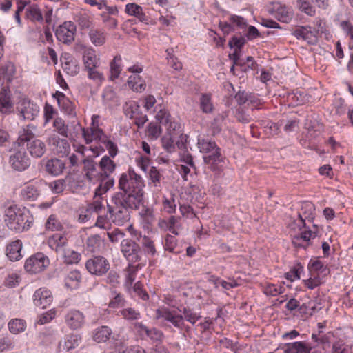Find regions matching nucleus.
Listing matches in <instances>:
<instances>
[{
  "label": "nucleus",
  "instance_id": "obj_1",
  "mask_svg": "<svg viewBox=\"0 0 353 353\" xmlns=\"http://www.w3.org/2000/svg\"><path fill=\"white\" fill-rule=\"evenodd\" d=\"M144 181L142 177L133 170L129 169L128 172L123 173L119 180V188L125 199L141 205L143 200Z\"/></svg>",
  "mask_w": 353,
  "mask_h": 353
},
{
  "label": "nucleus",
  "instance_id": "obj_2",
  "mask_svg": "<svg viewBox=\"0 0 353 353\" xmlns=\"http://www.w3.org/2000/svg\"><path fill=\"white\" fill-rule=\"evenodd\" d=\"M197 145L201 152L209 154L203 156L204 163L216 175L220 174L223 170L222 163H224L225 160V157L221 154V148L215 141L205 138H199Z\"/></svg>",
  "mask_w": 353,
  "mask_h": 353
},
{
  "label": "nucleus",
  "instance_id": "obj_3",
  "mask_svg": "<svg viewBox=\"0 0 353 353\" xmlns=\"http://www.w3.org/2000/svg\"><path fill=\"white\" fill-rule=\"evenodd\" d=\"M139 206L125 199L121 194H114L107 205L112 221L117 225H123L130 219L129 209H138Z\"/></svg>",
  "mask_w": 353,
  "mask_h": 353
},
{
  "label": "nucleus",
  "instance_id": "obj_4",
  "mask_svg": "<svg viewBox=\"0 0 353 353\" xmlns=\"http://www.w3.org/2000/svg\"><path fill=\"white\" fill-rule=\"evenodd\" d=\"M5 216L7 226L17 232L27 230L32 223L24 210L15 205H10L6 209Z\"/></svg>",
  "mask_w": 353,
  "mask_h": 353
},
{
  "label": "nucleus",
  "instance_id": "obj_5",
  "mask_svg": "<svg viewBox=\"0 0 353 353\" xmlns=\"http://www.w3.org/2000/svg\"><path fill=\"white\" fill-rule=\"evenodd\" d=\"M116 165L114 162L108 156H104L100 161L99 169L101 174V183L97 188V192L99 194L105 193L113 187L114 181L110 177V174L114 171Z\"/></svg>",
  "mask_w": 353,
  "mask_h": 353
},
{
  "label": "nucleus",
  "instance_id": "obj_6",
  "mask_svg": "<svg viewBox=\"0 0 353 353\" xmlns=\"http://www.w3.org/2000/svg\"><path fill=\"white\" fill-rule=\"evenodd\" d=\"M8 162L11 168L18 172L26 170L31 164L30 159L28 156L25 148L19 145H15L10 150Z\"/></svg>",
  "mask_w": 353,
  "mask_h": 353
},
{
  "label": "nucleus",
  "instance_id": "obj_7",
  "mask_svg": "<svg viewBox=\"0 0 353 353\" xmlns=\"http://www.w3.org/2000/svg\"><path fill=\"white\" fill-rule=\"evenodd\" d=\"M50 264L48 257L42 252H37L26 259L24 268L30 274L43 271Z\"/></svg>",
  "mask_w": 353,
  "mask_h": 353
},
{
  "label": "nucleus",
  "instance_id": "obj_8",
  "mask_svg": "<svg viewBox=\"0 0 353 353\" xmlns=\"http://www.w3.org/2000/svg\"><path fill=\"white\" fill-rule=\"evenodd\" d=\"M121 250L127 260L130 262H139L143 259V252L140 245L132 239H123L121 243Z\"/></svg>",
  "mask_w": 353,
  "mask_h": 353
},
{
  "label": "nucleus",
  "instance_id": "obj_9",
  "mask_svg": "<svg viewBox=\"0 0 353 353\" xmlns=\"http://www.w3.org/2000/svg\"><path fill=\"white\" fill-rule=\"evenodd\" d=\"M157 319H162L163 321L170 323L174 327L182 330H188L189 327H185L183 315L179 314L176 310H170L167 308L158 309L156 311Z\"/></svg>",
  "mask_w": 353,
  "mask_h": 353
},
{
  "label": "nucleus",
  "instance_id": "obj_10",
  "mask_svg": "<svg viewBox=\"0 0 353 353\" xmlns=\"http://www.w3.org/2000/svg\"><path fill=\"white\" fill-rule=\"evenodd\" d=\"M85 268L90 274L102 276L109 270L110 263L103 256H96L86 261Z\"/></svg>",
  "mask_w": 353,
  "mask_h": 353
},
{
  "label": "nucleus",
  "instance_id": "obj_11",
  "mask_svg": "<svg viewBox=\"0 0 353 353\" xmlns=\"http://www.w3.org/2000/svg\"><path fill=\"white\" fill-rule=\"evenodd\" d=\"M76 26L72 21H65L55 30L57 39L63 43H70L74 40Z\"/></svg>",
  "mask_w": 353,
  "mask_h": 353
},
{
  "label": "nucleus",
  "instance_id": "obj_12",
  "mask_svg": "<svg viewBox=\"0 0 353 353\" xmlns=\"http://www.w3.org/2000/svg\"><path fill=\"white\" fill-rule=\"evenodd\" d=\"M17 90H1L0 92V112L8 114L13 111Z\"/></svg>",
  "mask_w": 353,
  "mask_h": 353
},
{
  "label": "nucleus",
  "instance_id": "obj_13",
  "mask_svg": "<svg viewBox=\"0 0 353 353\" xmlns=\"http://www.w3.org/2000/svg\"><path fill=\"white\" fill-rule=\"evenodd\" d=\"M47 141L54 153L61 156H68L70 151V145L66 139H61L55 134L48 137Z\"/></svg>",
  "mask_w": 353,
  "mask_h": 353
},
{
  "label": "nucleus",
  "instance_id": "obj_14",
  "mask_svg": "<svg viewBox=\"0 0 353 353\" xmlns=\"http://www.w3.org/2000/svg\"><path fill=\"white\" fill-rule=\"evenodd\" d=\"M65 322L72 330L80 329L85 323V316L82 312L77 310H70L65 316Z\"/></svg>",
  "mask_w": 353,
  "mask_h": 353
},
{
  "label": "nucleus",
  "instance_id": "obj_15",
  "mask_svg": "<svg viewBox=\"0 0 353 353\" xmlns=\"http://www.w3.org/2000/svg\"><path fill=\"white\" fill-rule=\"evenodd\" d=\"M155 118L160 126L165 127L166 132H176L180 129V125L172 120L170 113L165 109L158 111Z\"/></svg>",
  "mask_w": 353,
  "mask_h": 353
},
{
  "label": "nucleus",
  "instance_id": "obj_16",
  "mask_svg": "<svg viewBox=\"0 0 353 353\" xmlns=\"http://www.w3.org/2000/svg\"><path fill=\"white\" fill-rule=\"evenodd\" d=\"M270 12L277 20L283 23H289L292 17L291 8L280 2H273Z\"/></svg>",
  "mask_w": 353,
  "mask_h": 353
},
{
  "label": "nucleus",
  "instance_id": "obj_17",
  "mask_svg": "<svg viewBox=\"0 0 353 353\" xmlns=\"http://www.w3.org/2000/svg\"><path fill=\"white\" fill-rule=\"evenodd\" d=\"M292 34L309 44H315L318 41L317 32L310 26H299L293 31Z\"/></svg>",
  "mask_w": 353,
  "mask_h": 353
},
{
  "label": "nucleus",
  "instance_id": "obj_18",
  "mask_svg": "<svg viewBox=\"0 0 353 353\" xmlns=\"http://www.w3.org/2000/svg\"><path fill=\"white\" fill-rule=\"evenodd\" d=\"M83 170L88 181H97L101 183V174L99 165L92 158H86L83 161Z\"/></svg>",
  "mask_w": 353,
  "mask_h": 353
},
{
  "label": "nucleus",
  "instance_id": "obj_19",
  "mask_svg": "<svg viewBox=\"0 0 353 353\" xmlns=\"http://www.w3.org/2000/svg\"><path fill=\"white\" fill-rule=\"evenodd\" d=\"M49 246L57 254L64 251L68 245V236L65 233H55L48 238Z\"/></svg>",
  "mask_w": 353,
  "mask_h": 353
},
{
  "label": "nucleus",
  "instance_id": "obj_20",
  "mask_svg": "<svg viewBox=\"0 0 353 353\" xmlns=\"http://www.w3.org/2000/svg\"><path fill=\"white\" fill-rule=\"evenodd\" d=\"M17 109L23 119L26 120H33L39 113V107L27 99H23Z\"/></svg>",
  "mask_w": 353,
  "mask_h": 353
},
{
  "label": "nucleus",
  "instance_id": "obj_21",
  "mask_svg": "<svg viewBox=\"0 0 353 353\" xmlns=\"http://www.w3.org/2000/svg\"><path fill=\"white\" fill-rule=\"evenodd\" d=\"M125 112L126 116L134 119L135 125L139 128L143 127L148 121L147 116L139 112V107L135 102L130 103L129 105L127 103Z\"/></svg>",
  "mask_w": 353,
  "mask_h": 353
},
{
  "label": "nucleus",
  "instance_id": "obj_22",
  "mask_svg": "<svg viewBox=\"0 0 353 353\" xmlns=\"http://www.w3.org/2000/svg\"><path fill=\"white\" fill-rule=\"evenodd\" d=\"M61 66L64 72L70 76H74L79 72L77 61L69 53L63 52L60 58Z\"/></svg>",
  "mask_w": 353,
  "mask_h": 353
},
{
  "label": "nucleus",
  "instance_id": "obj_23",
  "mask_svg": "<svg viewBox=\"0 0 353 353\" xmlns=\"http://www.w3.org/2000/svg\"><path fill=\"white\" fill-rule=\"evenodd\" d=\"M26 147L30 155L35 159L42 157L47 151L46 143L39 139L30 141Z\"/></svg>",
  "mask_w": 353,
  "mask_h": 353
},
{
  "label": "nucleus",
  "instance_id": "obj_24",
  "mask_svg": "<svg viewBox=\"0 0 353 353\" xmlns=\"http://www.w3.org/2000/svg\"><path fill=\"white\" fill-rule=\"evenodd\" d=\"M52 296L50 290L39 288L34 294V303L37 307L46 308L52 302Z\"/></svg>",
  "mask_w": 353,
  "mask_h": 353
},
{
  "label": "nucleus",
  "instance_id": "obj_25",
  "mask_svg": "<svg viewBox=\"0 0 353 353\" xmlns=\"http://www.w3.org/2000/svg\"><path fill=\"white\" fill-rule=\"evenodd\" d=\"M37 127L32 124H28L24 126L19 132V137L15 145H23L36 138Z\"/></svg>",
  "mask_w": 353,
  "mask_h": 353
},
{
  "label": "nucleus",
  "instance_id": "obj_26",
  "mask_svg": "<svg viewBox=\"0 0 353 353\" xmlns=\"http://www.w3.org/2000/svg\"><path fill=\"white\" fill-rule=\"evenodd\" d=\"M53 97L57 99L59 106L69 115H75L74 108L73 103L65 96V94L59 91H57L53 94Z\"/></svg>",
  "mask_w": 353,
  "mask_h": 353
},
{
  "label": "nucleus",
  "instance_id": "obj_27",
  "mask_svg": "<svg viewBox=\"0 0 353 353\" xmlns=\"http://www.w3.org/2000/svg\"><path fill=\"white\" fill-rule=\"evenodd\" d=\"M180 133L179 130L176 132H166L161 139L162 146L165 150L172 153L175 150V143H177L176 138Z\"/></svg>",
  "mask_w": 353,
  "mask_h": 353
},
{
  "label": "nucleus",
  "instance_id": "obj_28",
  "mask_svg": "<svg viewBox=\"0 0 353 353\" xmlns=\"http://www.w3.org/2000/svg\"><path fill=\"white\" fill-rule=\"evenodd\" d=\"M334 338V334L331 332L323 333L321 330L318 332V334L313 333L312 334V339L319 345H321L324 350H327L330 348L331 343Z\"/></svg>",
  "mask_w": 353,
  "mask_h": 353
},
{
  "label": "nucleus",
  "instance_id": "obj_29",
  "mask_svg": "<svg viewBox=\"0 0 353 353\" xmlns=\"http://www.w3.org/2000/svg\"><path fill=\"white\" fill-rule=\"evenodd\" d=\"M125 12L129 16L135 17L141 22H146L148 21V17L143 12V8L135 3H127Z\"/></svg>",
  "mask_w": 353,
  "mask_h": 353
},
{
  "label": "nucleus",
  "instance_id": "obj_30",
  "mask_svg": "<svg viewBox=\"0 0 353 353\" xmlns=\"http://www.w3.org/2000/svg\"><path fill=\"white\" fill-rule=\"evenodd\" d=\"M139 237L141 239L140 246L143 252V257L146 254L154 256L157 250L153 240L146 235L142 236L141 233H139Z\"/></svg>",
  "mask_w": 353,
  "mask_h": 353
},
{
  "label": "nucleus",
  "instance_id": "obj_31",
  "mask_svg": "<svg viewBox=\"0 0 353 353\" xmlns=\"http://www.w3.org/2000/svg\"><path fill=\"white\" fill-rule=\"evenodd\" d=\"M238 104L241 105L248 103L256 107L259 104V99L254 94H248L245 90H239L234 96Z\"/></svg>",
  "mask_w": 353,
  "mask_h": 353
},
{
  "label": "nucleus",
  "instance_id": "obj_32",
  "mask_svg": "<svg viewBox=\"0 0 353 353\" xmlns=\"http://www.w3.org/2000/svg\"><path fill=\"white\" fill-rule=\"evenodd\" d=\"M88 36L91 43L95 46H101L106 42V33L103 29L91 28Z\"/></svg>",
  "mask_w": 353,
  "mask_h": 353
},
{
  "label": "nucleus",
  "instance_id": "obj_33",
  "mask_svg": "<svg viewBox=\"0 0 353 353\" xmlns=\"http://www.w3.org/2000/svg\"><path fill=\"white\" fill-rule=\"evenodd\" d=\"M65 163L57 158L48 160L46 164V170L52 175H59L61 174L65 169Z\"/></svg>",
  "mask_w": 353,
  "mask_h": 353
},
{
  "label": "nucleus",
  "instance_id": "obj_34",
  "mask_svg": "<svg viewBox=\"0 0 353 353\" xmlns=\"http://www.w3.org/2000/svg\"><path fill=\"white\" fill-rule=\"evenodd\" d=\"M14 73L15 67L12 63H0V85L3 83L4 80L10 82Z\"/></svg>",
  "mask_w": 353,
  "mask_h": 353
},
{
  "label": "nucleus",
  "instance_id": "obj_35",
  "mask_svg": "<svg viewBox=\"0 0 353 353\" xmlns=\"http://www.w3.org/2000/svg\"><path fill=\"white\" fill-rule=\"evenodd\" d=\"M83 59L88 70L94 69L99 65V58L97 57L95 50L92 48L85 50Z\"/></svg>",
  "mask_w": 353,
  "mask_h": 353
},
{
  "label": "nucleus",
  "instance_id": "obj_36",
  "mask_svg": "<svg viewBox=\"0 0 353 353\" xmlns=\"http://www.w3.org/2000/svg\"><path fill=\"white\" fill-rule=\"evenodd\" d=\"M22 243L20 240L11 242L6 248V255L11 261H18L21 259Z\"/></svg>",
  "mask_w": 353,
  "mask_h": 353
},
{
  "label": "nucleus",
  "instance_id": "obj_37",
  "mask_svg": "<svg viewBox=\"0 0 353 353\" xmlns=\"http://www.w3.org/2000/svg\"><path fill=\"white\" fill-rule=\"evenodd\" d=\"M142 205V208L139 212V215L141 219L142 223L145 225V227L149 228L156 221L155 214L153 208L147 205Z\"/></svg>",
  "mask_w": 353,
  "mask_h": 353
},
{
  "label": "nucleus",
  "instance_id": "obj_38",
  "mask_svg": "<svg viewBox=\"0 0 353 353\" xmlns=\"http://www.w3.org/2000/svg\"><path fill=\"white\" fill-rule=\"evenodd\" d=\"M40 194L37 187L32 184L25 185L21 190V196L26 201H34Z\"/></svg>",
  "mask_w": 353,
  "mask_h": 353
},
{
  "label": "nucleus",
  "instance_id": "obj_39",
  "mask_svg": "<svg viewBox=\"0 0 353 353\" xmlns=\"http://www.w3.org/2000/svg\"><path fill=\"white\" fill-rule=\"evenodd\" d=\"M103 240L99 234L90 236L86 240V248L91 252H98L103 246Z\"/></svg>",
  "mask_w": 353,
  "mask_h": 353
},
{
  "label": "nucleus",
  "instance_id": "obj_40",
  "mask_svg": "<svg viewBox=\"0 0 353 353\" xmlns=\"http://www.w3.org/2000/svg\"><path fill=\"white\" fill-rule=\"evenodd\" d=\"M121 61V57L120 55H117L110 62L109 79L111 81H114L119 78L122 70Z\"/></svg>",
  "mask_w": 353,
  "mask_h": 353
},
{
  "label": "nucleus",
  "instance_id": "obj_41",
  "mask_svg": "<svg viewBox=\"0 0 353 353\" xmlns=\"http://www.w3.org/2000/svg\"><path fill=\"white\" fill-rule=\"evenodd\" d=\"M26 16L28 19L32 22L41 23L43 20L41 10L37 4H32L26 8Z\"/></svg>",
  "mask_w": 353,
  "mask_h": 353
},
{
  "label": "nucleus",
  "instance_id": "obj_42",
  "mask_svg": "<svg viewBox=\"0 0 353 353\" xmlns=\"http://www.w3.org/2000/svg\"><path fill=\"white\" fill-rule=\"evenodd\" d=\"M67 264L77 263L81 259V254L71 249L69 245L59 254Z\"/></svg>",
  "mask_w": 353,
  "mask_h": 353
},
{
  "label": "nucleus",
  "instance_id": "obj_43",
  "mask_svg": "<svg viewBox=\"0 0 353 353\" xmlns=\"http://www.w3.org/2000/svg\"><path fill=\"white\" fill-rule=\"evenodd\" d=\"M81 281V275L79 271L70 272L65 278V285L67 288L74 289L79 286Z\"/></svg>",
  "mask_w": 353,
  "mask_h": 353
},
{
  "label": "nucleus",
  "instance_id": "obj_44",
  "mask_svg": "<svg viewBox=\"0 0 353 353\" xmlns=\"http://www.w3.org/2000/svg\"><path fill=\"white\" fill-rule=\"evenodd\" d=\"M310 347L303 342L288 343L284 350L285 353H309Z\"/></svg>",
  "mask_w": 353,
  "mask_h": 353
},
{
  "label": "nucleus",
  "instance_id": "obj_45",
  "mask_svg": "<svg viewBox=\"0 0 353 353\" xmlns=\"http://www.w3.org/2000/svg\"><path fill=\"white\" fill-rule=\"evenodd\" d=\"M111 334L112 331L108 326H101L95 330L93 339L98 343L105 342L109 339Z\"/></svg>",
  "mask_w": 353,
  "mask_h": 353
},
{
  "label": "nucleus",
  "instance_id": "obj_46",
  "mask_svg": "<svg viewBox=\"0 0 353 353\" xmlns=\"http://www.w3.org/2000/svg\"><path fill=\"white\" fill-rule=\"evenodd\" d=\"M288 97L296 102L297 105L309 101V97L304 90H293L292 93L288 94Z\"/></svg>",
  "mask_w": 353,
  "mask_h": 353
},
{
  "label": "nucleus",
  "instance_id": "obj_47",
  "mask_svg": "<svg viewBox=\"0 0 353 353\" xmlns=\"http://www.w3.org/2000/svg\"><path fill=\"white\" fill-rule=\"evenodd\" d=\"M103 194V193H97V189L95 190L93 201L89 203L87 207L90 211L98 214L102 210V209L104 208V205L102 202L103 198L101 196Z\"/></svg>",
  "mask_w": 353,
  "mask_h": 353
},
{
  "label": "nucleus",
  "instance_id": "obj_48",
  "mask_svg": "<svg viewBox=\"0 0 353 353\" xmlns=\"http://www.w3.org/2000/svg\"><path fill=\"white\" fill-rule=\"evenodd\" d=\"M166 59L168 65L175 70H181L183 68V65L178 58L174 54V49L168 48L165 50Z\"/></svg>",
  "mask_w": 353,
  "mask_h": 353
},
{
  "label": "nucleus",
  "instance_id": "obj_49",
  "mask_svg": "<svg viewBox=\"0 0 353 353\" xmlns=\"http://www.w3.org/2000/svg\"><path fill=\"white\" fill-rule=\"evenodd\" d=\"M53 127L55 130L61 136L68 138L72 136L68 131V125L65 124L64 120L60 117H57L53 122Z\"/></svg>",
  "mask_w": 353,
  "mask_h": 353
},
{
  "label": "nucleus",
  "instance_id": "obj_50",
  "mask_svg": "<svg viewBox=\"0 0 353 353\" xmlns=\"http://www.w3.org/2000/svg\"><path fill=\"white\" fill-rule=\"evenodd\" d=\"M8 327L10 332L14 334H17L25 330L26 327V323L22 319H15L11 320L8 323Z\"/></svg>",
  "mask_w": 353,
  "mask_h": 353
},
{
  "label": "nucleus",
  "instance_id": "obj_51",
  "mask_svg": "<svg viewBox=\"0 0 353 353\" xmlns=\"http://www.w3.org/2000/svg\"><path fill=\"white\" fill-rule=\"evenodd\" d=\"M81 341V338L76 334H71L68 336L66 341H64L63 344H60V347H62L63 350L69 352L70 350L79 346Z\"/></svg>",
  "mask_w": 353,
  "mask_h": 353
},
{
  "label": "nucleus",
  "instance_id": "obj_52",
  "mask_svg": "<svg viewBox=\"0 0 353 353\" xmlns=\"http://www.w3.org/2000/svg\"><path fill=\"white\" fill-rule=\"evenodd\" d=\"M179 312L183 314V319H185L187 321L193 325L201 317L199 314L194 312L193 310L188 307H183L179 309Z\"/></svg>",
  "mask_w": 353,
  "mask_h": 353
},
{
  "label": "nucleus",
  "instance_id": "obj_53",
  "mask_svg": "<svg viewBox=\"0 0 353 353\" xmlns=\"http://www.w3.org/2000/svg\"><path fill=\"white\" fill-rule=\"evenodd\" d=\"M200 108L205 113H210L213 110V105L211 100V94H203L200 98Z\"/></svg>",
  "mask_w": 353,
  "mask_h": 353
},
{
  "label": "nucleus",
  "instance_id": "obj_54",
  "mask_svg": "<svg viewBox=\"0 0 353 353\" xmlns=\"http://www.w3.org/2000/svg\"><path fill=\"white\" fill-rule=\"evenodd\" d=\"M127 83L130 88H143L146 85L145 81L137 74L130 75Z\"/></svg>",
  "mask_w": 353,
  "mask_h": 353
},
{
  "label": "nucleus",
  "instance_id": "obj_55",
  "mask_svg": "<svg viewBox=\"0 0 353 353\" xmlns=\"http://www.w3.org/2000/svg\"><path fill=\"white\" fill-rule=\"evenodd\" d=\"M310 0H299L298 6L299 9L310 16L315 15L316 11L314 7L311 5Z\"/></svg>",
  "mask_w": 353,
  "mask_h": 353
},
{
  "label": "nucleus",
  "instance_id": "obj_56",
  "mask_svg": "<svg viewBox=\"0 0 353 353\" xmlns=\"http://www.w3.org/2000/svg\"><path fill=\"white\" fill-rule=\"evenodd\" d=\"M100 17L103 24L108 29L117 28L118 26V21L115 18L108 15L106 12H101Z\"/></svg>",
  "mask_w": 353,
  "mask_h": 353
},
{
  "label": "nucleus",
  "instance_id": "obj_57",
  "mask_svg": "<svg viewBox=\"0 0 353 353\" xmlns=\"http://www.w3.org/2000/svg\"><path fill=\"white\" fill-rule=\"evenodd\" d=\"M332 353H352L351 347L343 341H337L332 344Z\"/></svg>",
  "mask_w": 353,
  "mask_h": 353
},
{
  "label": "nucleus",
  "instance_id": "obj_58",
  "mask_svg": "<svg viewBox=\"0 0 353 353\" xmlns=\"http://www.w3.org/2000/svg\"><path fill=\"white\" fill-rule=\"evenodd\" d=\"M147 130L148 136L153 139H157L162 132L161 126L152 122L149 123Z\"/></svg>",
  "mask_w": 353,
  "mask_h": 353
},
{
  "label": "nucleus",
  "instance_id": "obj_59",
  "mask_svg": "<svg viewBox=\"0 0 353 353\" xmlns=\"http://www.w3.org/2000/svg\"><path fill=\"white\" fill-rule=\"evenodd\" d=\"M229 22L233 27L236 26L239 29H245L247 27V21L242 17L238 15H231L229 17Z\"/></svg>",
  "mask_w": 353,
  "mask_h": 353
},
{
  "label": "nucleus",
  "instance_id": "obj_60",
  "mask_svg": "<svg viewBox=\"0 0 353 353\" xmlns=\"http://www.w3.org/2000/svg\"><path fill=\"white\" fill-rule=\"evenodd\" d=\"M46 227L48 230H61L63 228V225L61 222L57 219L54 215H50L46 223Z\"/></svg>",
  "mask_w": 353,
  "mask_h": 353
},
{
  "label": "nucleus",
  "instance_id": "obj_61",
  "mask_svg": "<svg viewBox=\"0 0 353 353\" xmlns=\"http://www.w3.org/2000/svg\"><path fill=\"white\" fill-rule=\"evenodd\" d=\"M66 179H58L49 184V188L55 194L62 192L65 187Z\"/></svg>",
  "mask_w": 353,
  "mask_h": 353
},
{
  "label": "nucleus",
  "instance_id": "obj_62",
  "mask_svg": "<svg viewBox=\"0 0 353 353\" xmlns=\"http://www.w3.org/2000/svg\"><path fill=\"white\" fill-rule=\"evenodd\" d=\"M121 314L125 319L128 321L137 320L140 317V313L131 307L122 310Z\"/></svg>",
  "mask_w": 353,
  "mask_h": 353
},
{
  "label": "nucleus",
  "instance_id": "obj_63",
  "mask_svg": "<svg viewBox=\"0 0 353 353\" xmlns=\"http://www.w3.org/2000/svg\"><path fill=\"white\" fill-rule=\"evenodd\" d=\"M283 288L281 287V285L268 284L265 288L264 292L267 295L275 296L282 294L283 292Z\"/></svg>",
  "mask_w": 353,
  "mask_h": 353
},
{
  "label": "nucleus",
  "instance_id": "obj_64",
  "mask_svg": "<svg viewBox=\"0 0 353 353\" xmlns=\"http://www.w3.org/2000/svg\"><path fill=\"white\" fill-rule=\"evenodd\" d=\"M14 343L8 336H0V352L13 349Z\"/></svg>",
  "mask_w": 353,
  "mask_h": 353
}]
</instances>
